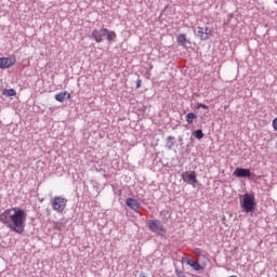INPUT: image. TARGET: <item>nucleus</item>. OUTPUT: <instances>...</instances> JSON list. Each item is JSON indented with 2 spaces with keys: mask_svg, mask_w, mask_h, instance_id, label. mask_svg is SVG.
<instances>
[{
  "mask_svg": "<svg viewBox=\"0 0 277 277\" xmlns=\"http://www.w3.org/2000/svg\"><path fill=\"white\" fill-rule=\"evenodd\" d=\"M147 225L151 233H157L158 235H162L166 233V228L163 227L161 221L159 220H149L147 221Z\"/></svg>",
  "mask_w": 277,
  "mask_h": 277,
  "instance_id": "39448f33",
  "label": "nucleus"
},
{
  "mask_svg": "<svg viewBox=\"0 0 277 277\" xmlns=\"http://www.w3.org/2000/svg\"><path fill=\"white\" fill-rule=\"evenodd\" d=\"M234 176H237V179H250L252 172H250V169L237 168L234 171Z\"/></svg>",
  "mask_w": 277,
  "mask_h": 277,
  "instance_id": "0eeeda50",
  "label": "nucleus"
},
{
  "mask_svg": "<svg viewBox=\"0 0 277 277\" xmlns=\"http://www.w3.org/2000/svg\"><path fill=\"white\" fill-rule=\"evenodd\" d=\"M126 205H127V207H129V209H131L135 213H137V211H140V207H142L140 205V201H137V199H133V198H128L126 200Z\"/></svg>",
  "mask_w": 277,
  "mask_h": 277,
  "instance_id": "6e6552de",
  "label": "nucleus"
},
{
  "mask_svg": "<svg viewBox=\"0 0 277 277\" xmlns=\"http://www.w3.org/2000/svg\"><path fill=\"white\" fill-rule=\"evenodd\" d=\"M0 222L10 230H13V233L23 235L27 224V211L16 207L9 208L0 213Z\"/></svg>",
  "mask_w": 277,
  "mask_h": 277,
  "instance_id": "f257e3e1",
  "label": "nucleus"
},
{
  "mask_svg": "<svg viewBox=\"0 0 277 277\" xmlns=\"http://www.w3.org/2000/svg\"><path fill=\"white\" fill-rule=\"evenodd\" d=\"M136 88L138 89V88H142V80H137V82H136Z\"/></svg>",
  "mask_w": 277,
  "mask_h": 277,
  "instance_id": "aec40b11",
  "label": "nucleus"
},
{
  "mask_svg": "<svg viewBox=\"0 0 277 277\" xmlns=\"http://www.w3.org/2000/svg\"><path fill=\"white\" fill-rule=\"evenodd\" d=\"M196 109H209V106H207L205 104H197Z\"/></svg>",
  "mask_w": 277,
  "mask_h": 277,
  "instance_id": "a211bd4d",
  "label": "nucleus"
},
{
  "mask_svg": "<svg viewBox=\"0 0 277 277\" xmlns=\"http://www.w3.org/2000/svg\"><path fill=\"white\" fill-rule=\"evenodd\" d=\"M197 36H198V38H200V40H206L205 39V28H202V27H198V31H197Z\"/></svg>",
  "mask_w": 277,
  "mask_h": 277,
  "instance_id": "dca6fc26",
  "label": "nucleus"
},
{
  "mask_svg": "<svg viewBox=\"0 0 277 277\" xmlns=\"http://www.w3.org/2000/svg\"><path fill=\"white\" fill-rule=\"evenodd\" d=\"M174 141V136H168V142Z\"/></svg>",
  "mask_w": 277,
  "mask_h": 277,
  "instance_id": "412c9836",
  "label": "nucleus"
},
{
  "mask_svg": "<svg viewBox=\"0 0 277 277\" xmlns=\"http://www.w3.org/2000/svg\"><path fill=\"white\" fill-rule=\"evenodd\" d=\"M55 101H57L58 103H64L67 100H70V93L66 92V91H62L60 93H57L54 96Z\"/></svg>",
  "mask_w": 277,
  "mask_h": 277,
  "instance_id": "1a4fd4ad",
  "label": "nucleus"
},
{
  "mask_svg": "<svg viewBox=\"0 0 277 277\" xmlns=\"http://www.w3.org/2000/svg\"><path fill=\"white\" fill-rule=\"evenodd\" d=\"M106 37L108 42H114L118 36L116 35V31L109 30L105 27H102L101 29H93L91 34V38L97 43L101 44L103 42V39Z\"/></svg>",
  "mask_w": 277,
  "mask_h": 277,
  "instance_id": "f03ea898",
  "label": "nucleus"
},
{
  "mask_svg": "<svg viewBox=\"0 0 277 277\" xmlns=\"http://www.w3.org/2000/svg\"><path fill=\"white\" fill-rule=\"evenodd\" d=\"M196 118H198V116H196V114L189 113L186 115V122L188 124H194V121L196 120Z\"/></svg>",
  "mask_w": 277,
  "mask_h": 277,
  "instance_id": "f8f14e48",
  "label": "nucleus"
},
{
  "mask_svg": "<svg viewBox=\"0 0 277 277\" xmlns=\"http://www.w3.org/2000/svg\"><path fill=\"white\" fill-rule=\"evenodd\" d=\"M205 40H209V38H211V36H213V30L209 29V27L205 28Z\"/></svg>",
  "mask_w": 277,
  "mask_h": 277,
  "instance_id": "2eb2a0df",
  "label": "nucleus"
},
{
  "mask_svg": "<svg viewBox=\"0 0 277 277\" xmlns=\"http://www.w3.org/2000/svg\"><path fill=\"white\" fill-rule=\"evenodd\" d=\"M241 207L245 213H253L256 207V198L254 197V194H245Z\"/></svg>",
  "mask_w": 277,
  "mask_h": 277,
  "instance_id": "20e7f679",
  "label": "nucleus"
},
{
  "mask_svg": "<svg viewBox=\"0 0 277 277\" xmlns=\"http://www.w3.org/2000/svg\"><path fill=\"white\" fill-rule=\"evenodd\" d=\"M141 277H146V276H141Z\"/></svg>",
  "mask_w": 277,
  "mask_h": 277,
  "instance_id": "5701e85b",
  "label": "nucleus"
},
{
  "mask_svg": "<svg viewBox=\"0 0 277 277\" xmlns=\"http://www.w3.org/2000/svg\"><path fill=\"white\" fill-rule=\"evenodd\" d=\"M53 211L56 213H64L66 207H68V199L66 197L55 196L50 200Z\"/></svg>",
  "mask_w": 277,
  "mask_h": 277,
  "instance_id": "7ed1b4c3",
  "label": "nucleus"
},
{
  "mask_svg": "<svg viewBox=\"0 0 277 277\" xmlns=\"http://www.w3.org/2000/svg\"><path fill=\"white\" fill-rule=\"evenodd\" d=\"M3 96H16V90L14 89H4L2 91Z\"/></svg>",
  "mask_w": 277,
  "mask_h": 277,
  "instance_id": "ddd939ff",
  "label": "nucleus"
},
{
  "mask_svg": "<svg viewBox=\"0 0 277 277\" xmlns=\"http://www.w3.org/2000/svg\"><path fill=\"white\" fill-rule=\"evenodd\" d=\"M272 126H273L274 131H277V117L273 120Z\"/></svg>",
  "mask_w": 277,
  "mask_h": 277,
  "instance_id": "6ab92c4d",
  "label": "nucleus"
},
{
  "mask_svg": "<svg viewBox=\"0 0 277 277\" xmlns=\"http://www.w3.org/2000/svg\"><path fill=\"white\" fill-rule=\"evenodd\" d=\"M186 263L190 267H193V269H195V272H200V269H202V266L198 262H196L194 260H188V261H186Z\"/></svg>",
  "mask_w": 277,
  "mask_h": 277,
  "instance_id": "9d476101",
  "label": "nucleus"
},
{
  "mask_svg": "<svg viewBox=\"0 0 277 277\" xmlns=\"http://www.w3.org/2000/svg\"><path fill=\"white\" fill-rule=\"evenodd\" d=\"M224 109H228V106H224Z\"/></svg>",
  "mask_w": 277,
  "mask_h": 277,
  "instance_id": "4be33fe9",
  "label": "nucleus"
},
{
  "mask_svg": "<svg viewBox=\"0 0 277 277\" xmlns=\"http://www.w3.org/2000/svg\"><path fill=\"white\" fill-rule=\"evenodd\" d=\"M194 135L197 140H202V137H205V133H202V130L195 131Z\"/></svg>",
  "mask_w": 277,
  "mask_h": 277,
  "instance_id": "f3484780",
  "label": "nucleus"
},
{
  "mask_svg": "<svg viewBox=\"0 0 277 277\" xmlns=\"http://www.w3.org/2000/svg\"><path fill=\"white\" fill-rule=\"evenodd\" d=\"M16 64V57L10 56V57H0V68L2 70H5V68H12Z\"/></svg>",
  "mask_w": 277,
  "mask_h": 277,
  "instance_id": "423d86ee",
  "label": "nucleus"
},
{
  "mask_svg": "<svg viewBox=\"0 0 277 277\" xmlns=\"http://www.w3.org/2000/svg\"><path fill=\"white\" fill-rule=\"evenodd\" d=\"M187 179H188L189 181H192L193 183H198V179L196 177V171H192V172L188 174Z\"/></svg>",
  "mask_w": 277,
  "mask_h": 277,
  "instance_id": "4468645a",
  "label": "nucleus"
},
{
  "mask_svg": "<svg viewBox=\"0 0 277 277\" xmlns=\"http://www.w3.org/2000/svg\"><path fill=\"white\" fill-rule=\"evenodd\" d=\"M176 42L180 47H185V44H187V37L183 34H180L176 37Z\"/></svg>",
  "mask_w": 277,
  "mask_h": 277,
  "instance_id": "9b49d317",
  "label": "nucleus"
}]
</instances>
